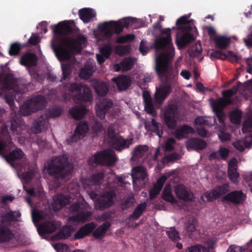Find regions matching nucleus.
Segmentation results:
<instances>
[{"mask_svg":"<svg viewBox=\"0 0 252 252\" xmlns=\"http://www.w3.org/2000/svg\"><path fill=\"white\" fill-rule=\"evenodd\" d=\"M218 151L220 159L226 160L229 154V150L225 147H220Z\"/></svg>","mask_w":252,"mask_h":252,"instance_id":"nucleus-57","label":"nucleus"},{"mask_svg":"<svg viewBox=\"0 0 252 252\" xmlns=\"http://www.w3.org/2000/svg\"><path fill=\"white\" fill-rule=\"evenodd\" d=\"M32 83L27 81L24 78H15L11 73L6 74L3 79L2 87L7 90H12L16 93L23 94L32 90Z\"/></svg>","mask_w":252,"mask_h":252,"instance_id":"nucleus-7","label":"nucleus"},{"mask_svg":"<svg viewBox=\"0 0 252 252\" xmlns=\"http://www.w3.org/2000/svg\"><path fill=\"white\" fill-rule=\"evenodd\" d=\"M62 112L61 107L54 106L50 108L45 115L47 116L49 119L55 118L60 116L62 114Z\"/></svg>","mask_w":252,"mask_h":252,"instance_id":"nucleus-50","label":"nucleus"},{"mask_svg":"<svg viewBox=\"0 0 252 252\" xmlns=\"http://www.w3.org/2000/svg\"><path fill=\"white\" fill-rule=\"evenodd\" d=\"M78 14L81 20L84 23H89L95 17L94 10L90 8H83L79 10Z\"/></svg>","mask_w":252,"mask_h":252,"instance_id":"nucleus-29","label":"nucleus"},{"mask_svg":"<svg viewBox=\"0 0 252 252\" xmlns=\"http://www.w3.org/2000/svg\"><path fill=\"white\" fill-rule=\"evenodd\" d=\"M166 180L167 177L165 175H162L158 179L153 188L150 190L149 198L150 199H154L158 194Z\"/></svg>","mask_w":252,"mask_h":252,"instance_id":"nucleus-25","label":"nucleus"},{"mask_svg":"<svg viewBox=\"0 0 252 252\" xmlns=\"http://www.w3.org/2000/svg\"><path fill=\"white\" fill-rule=\"evenodd\" d=\"M14 146V144L12 141L11 137L7 132L6 127L3 128L0 136V156L4 158L6 160L14 167V162L22 159L24 156L23 152L19 148L5 154V153Z\"/></svg>","mask_w":252,"mask_h":252,"instance_id":"nucleus-5","label":"nucleus"},{"mask_svg":"<svg viewBox=\"0 0 252 252\" xmlns=\"http://www.w3.org/2000/svg\"><path fill=\"white\" fill-rule=\"evenodd\" d=\"M148 150V147L146 145H138L136 146L132 151L131 158L133 160H137L140 158L144 156Z\"/></svg>","mask_w":252,"mask_h":252,"instance_id":"nucleus-40","label":"nucleus"},{"mask_svg":"<svg viewBox=\"0 0 252 252\" xmlns=\"http://www.w3.org/2000/svg\"><path fill=\"white\" fill-rule=\"evenodd\" d=\"M61 225V222L60 221H46L40 225L37 228V231L39 234L42 236L55 232Z\"/></svg>","mask_w":252,"mask_h":252,"instance_id":"nucleus-18","label":"nucleus"},{"mask_svg":"<svg viewBox=\"0 0 252 252\" xmlns=\"http://www.w3.org/2000/svg\"><path fill=\"white\" fill-rule=\"evenodd\" d=\"M228 185L226 184L217 186L213 189L215 196L217 198H220L221 195L225 194L228 191Z\"/></svg>","mask_w":252,"mask_h":252,"instance_id":"nucleus-45","label":"nucleus"},{"mask_svg":"<svg viewBox=\"0 0 252 252\" xmlns=\"http://www.w3.org/2000/svg\"><path fill=\"white\" fill-rule=\"evenodd\" d=\"M49 118L45 114L41 115L33 126V130L36 133H40L48 127Z\"/></svg>","mask_w":252,"mask_h":252,"instance_id":"nucleus-26","label":"nucleus"},{"mask_svg":"<svg viewBox=\"0 0 252 252\" xmlns=\"http://www.w3.org/2000/svg\"><path fill=\"white\" fill-rule=\"evenodd\" d=\"M62 69L63 77L61 79V82L66 80L70 77L72 73L71 65L69 63L62 64Z\"/></svg>","mask_w":252,"mask_h":252,"instance_id":"nucleus-46","label":"nucleus"},{"mask_svg":"<svg viewBox=\"0 0 252 252\" xmlns=\"http://www.w3.org/2000/svg\"><path fill=\"white\" fill-rule=\"evenodd\" d=\"M242 116V111L238 109L232 111L229 114L230 121L235 124H239L240 123Z\"/></svg>","mask_w":252,"mask_h":252,"instance_id":"nucleus-43","label":"nucleus"},{"mask_svg":"<svg viewBox=\"0 0 252 252\" xmlns=\"http://www.w3.org/2000/svg\"><path fill=\"white\" fill-rule=\"evenodd\" d=\"M47 169L50 175L63 180L71 174L73 166L64 155L56 157L48 164Z\"/></svg>","mask_w":252,"mask_h":252,"instance_id":"nucleus-6","label":"nucleus"},{"mask_svg":"<svg viewBox=\"0 0 252 252\" xmlns=\"http://www.w3.org/2000/svg\"><path fill=\"white\" fill-rule=\"evenodd\" d=\"M167 234L169 238L173 241H177L180 239L178 232L174 229L167 231Z\"/></svg>","mask_w":252,"mask_h":252,"instance_id":"nucleus-63","label":"nucleus"},{"mask_svg":"<svg viewBox=\"0 0 252 252\" xmlns=\"http://www.w3.org/2000/svg\"><path fill=\"white\" fill-rule=\"evenodd\" d=\"M96 224L94 222L88 223L82 226L75 233L74 238L80 239L91 234L95 229Z\"/></svg>","mask_w":252,"mask_h":252,"instance_id":"nucleus-22","label":"nucleus"},{"mask_svg":"<svg viewBox=\"0 0 252 252\" xmlns=\"http://www.w3.org/2000/svg\"><path fill=\"white\" fill-rule=\"evenodd\" d=\"M112 80L115 83L118 90L121 92L128 89L131 82L130 77L126 75H119L113 78Z\"/></svg>","mask_w":252,"mask_h":252,"instance_id":"nucleus-21","label":"nucleus"},{"mask_svg":"<svg viewBox=\"0 0 252 252\" xmlns=\"http://www.w3.org/2000/svg\"><path fill=\"white\" fill-rule=\"evenodd\" d=\"M121 22L123 26V28H128L133 25L135 22V18H131L129 17L124 18L121 19Z\"/></svg>","mask_w":252,"mask_h":252,"instance_id":"nucleus-61","label":"nucleus"},{"mask_svg":"<svg viewBox=\"0 0 252 252\" xmlns=\"http://www.w3.org/2000/svg\"><path fill=\"white\" fill-rule=\"evenodd\" d=\"M135 35L133 34H127L126 35L119 37L117 41L118 43H125L129 41H133L135 39Z\"/></svg>","mask_w":252,"mask_h":252,"instance_id":"nucleus-60","label":"nucleus"},{"mask_svg":"<svg viewBox=\"0 0 252 252\" xmlns=\"http://www.w3.org/2000/svg\"><path fill=\"white\" fill-rule=\"evenodd\" d=\"M92 128L94 132L97 133L102 130L103 126L100 122L96 120H94Z\"/></svg>","mask_w":252,"mask_h":252,"instance_id":"nucleus-64","label":"nucleus"},{"mask_svg":"<svg viewBox=\"0 0 252 252\" xmlns=\"http://www.w3.org/2000/svg\"><path fill=\"white\" fill-rule=\"evenodd\" d=\"M111 226L109 221H105L97 227L94 231L93 235L94 238L98 239H102L105 235L107 230Z\"/></svg>","mask_w":252,"mask_h":252,"instance_id":"nucleus-33","label":"nucleus"},{"mask_svg":"<svg viewBox=\"0 0 252 252\" xmlns=\"http://www.w3.org/2000/svg\"><path fill=\"white\" fill-rule=\"evenodd\" d=\"M134 198L132 196H127L124 198L121 203V207L123 210H126L132 206L134 202Z\"/></svg>","mask_w":252,"mask_h":252,"instance_id":"nucleus-49","label":"nucleus"},{"mask_svg":"<svg viewBox=\"0 0 252 252\" xmlns=\"http://www.w3.org/2000/svg\"><path fill=\"white\" fill-rule=\"evenodd\" d=\"M98 29L104 34L106 39L110 38L115 32L119 34L123 31L124 28L121 21L115 22L111 21L101 23L98 25Z\"/></svg>","mask_w":252,"mask_h":252,"instance_id":"nucleus-12","label":"nucleus"},{"mask_svg":"<svg viewBox=\"0 0 252 252\" xmlns=\"http://www.w3.org/2000/svg\"><path fill=\"white\" fill-rule=\"evenodd\" d=\"M174 192L176 196L181 200L185 201H189L191 200L190 193L183 185H178L176 186Z\"/></svg>","mask_w":252,"mask_h":252,"instance_id":"nucleus-27","label":"nucleus"},{"mask_svg":"<svg viewBox=\"0 0 252 252\" xmlns=\"http://www.w3.org/2000/svg\"><path fill=\"white\" fill-rule=\"evenodd\" d=\"M54 208L59 210L70 202V197L68 195H64L61 194H57L54 198Z\"/></svg>","mask_w":252,"mask_h":252,"instance_id":"nucleus-32","label":"nucleus"},{"mask_svg":"<svg viewBox=\"0 0 252 252\" xmlns=\"http://www.w3.org/2000/svg\"><path fill=\"white\" fill-rule=\"evenodd\" d=\"M94 160L96 164L113 165L117 160L115 153L108 150H104L96 153L90 158L89 161Z\"/></svg>","mask_w":252,"mask_h":252,"instance_id":"nucleus-10","label":"nucleus"},{"mask_svg":"<svg viewBox=\"0 0 252 252\" xmlns=\"http://www.w3.org/2000/svg\"><path fill=\"white\" fill-rule=\"evenodd\" d=\"M23 121L21 118H13L11 120V131L16 134H20L23 129Z\"/></svg>","mask_w":252,"mask_h":252,"instance_id":"nucleus-41","label":"nucleus"},{"mask_svg":"<svg viewBox=\"0 0 252 252\" xmlns=\"http://www.w3.org/2000/svg\"><path fill=\"white\" fill-rule=\"evenodd\" d=\"M37 57L32 53L28 52L24 54L20 60L21 64L27 67L35 66L37 64Z\"/></svg>","mask_w":252,"mask_h":252,"instance_id":"nucleus-23","label":"nucleus"},{"mask_svg":"<svg viewBox=\"0 0 252 252\" xmlns=\"http://www.w3.org/2000/svg\"><path fill=\"white\" fill-rule=\"evenodd\" d=\"M242 86L243 84L241 82H238L236 85L234 86L231 89L223 91L221 93L222 97L225 99L229 100L231 104H233L234 100L231 97L237 94L239 89Z\"/></svg>","mask_w":252,"mask_h":252,"instance_id":"nucleus-34","label":"nucleus"},{"mask_svg":"<svg viewBox=\"0 0 252 252\" xmlns=\"http://www.w3.org/2000/svg\"><path fill=\"white\" fill-rule=\"evenodd\" d=\"M133 186H142L145 185L148 176L146 168L142 166H136L131 170V174Z\"/></svg>","mask_w":252,"mask_h":252,"instance_id":"nucleus-15","label":"nucleus"},{"mask_svg":"<svg viewBox=\"0 0 252 252\" xmlns=\"http://www.w3.org/2000/svg\"><path fill=\"white\" fill-rule=\"evenodd\" d=\"M178 107L174 104H168L164 109L163 112V120L167 126L170 129H175L174 135L175 137L179 139L186 138L189 134H192L194 132V129L191 126L183 125L176 128L177 121Z\"/></svg>","mask_w":252,"mask_h":252,"instance_id":"nucleus-3","label":"nucleus"},{"mask_svg":"<svg viewBox=\"0 0 252 252\" xmlns=\"http://www.w3.org/2000/svg\"><path fill=\"white\" fill-rule=\"evenodd\" d=\"M71 231L72 228L70 226H64L53 236V238L55 240L67 239L71 235Z\"/></svg>","mask_w":252,"mask_h":252,"instance_id":"nucleus-36","label":"nucleus"},{"mask_svg":"<svg viewBox=\"0 0 252 252\" xmlns=\"http://www.w3.org/2000/svg\"><path fill=\"white\" fill-rule=\"evenodd\" d=\"M153 27L155 30H160L161 34L166 35V36L157 38L154 43L156 51H161L156 58L154 68L159 78H164V85L157 89L155 94L156 102L160 105L170 94L172 88L176 85L178 71L171 64L175 50L171 42V29H161L162 26L159 21L155 23Z\"/></svg>","mask_w":252,"mask_h":252,"instance_id":"nucleus-1","label":"nucleus"},{"mask_svg":"<svg viewBox=\"0 0 252 252\" xmlns=\"http://www.w3.org/2000/svg\"><path fill=\"white\" fill-rule=\"evenodd\" d=\"M14 237V234L9 228L3 225L0 226V243L9 242Z\"/></svg>","mask_w":252,"mask_h":252,"instance_id":"nucleus-31","label":"nucleus"},{"mask_svg":"<svg viewBox=\"0 0 252 252\" xmlns=\"http://www.w3.org/2000/svg\"><path fill=\"white\" fill-rule=\"evenodd\" d=\"M194 123L195 125L199 126L200 127H202L204 126L211 125L208 121L203 117H197L194 120Z\"/></svg>","mask_w":252,"mask_h":252,"instance_id":"nucleus-62","label":"nucleus"},{"mask_svg":"<svg viewBox=\"0 0 252 252\" xmlns=\"http://www.w3.org/2000/svg\"><path fill=\"white\" fill-rule=\"evenodd\" d=\"M21 215V214L19 212L10 211L2 217V220L3 222L5 223L17 221Z\"/></svg>","mask_w":252,"mask_h":252,"instance_id":"nucleus-42","label":"nucleus"},{"mask_svg":"<svg viewBox=\"0 0 252 252\" xmlns=\"http://www.w3.org/2000/svg\"><path fill=\"white\" fill-rule=\"evenodd\" d=\"M145 127L146 129L150 130L152 132L158 136L159 138L161 137L163 134V130L160 124L157 122L155 119H152L151 124L146 123Z\"/></svg>","mask_w":252,"mask_h":252,"instance_id":"nucleus-30","label":"nucleus"},{"mask_svg":"<svg viewBox=\"0 0 252 252\" xmlns=\"http://www.w3.org/2000/svg\"><path fill=\"white\" fill-rule=\"evenodd\" d=\"M104 173L98 172L93 174L90 177V181L93 185H100L103 179Z\"/></svg>","mask_w":252,"mask_h":252,"instance_id":"nucleus-51","label":"nucleus"},{"mask_svg":"<svg viewBox=\"0 0 252 252\" xmlns=\"http://www.w3.org/2000/svg\"><path fill=\"white\" fill-rule=\"evenodd\" d=\"M116 196V192L113 190L105 191L97 198L95 202L96 207L100 211L109 208L114 205Z\"/></svg>","mask_w":252,"mask_h":252,"instance_id":"nucleus-13","label":"nucleus"},{"mask_svg":"<svg viewBox=\"0 0 252 252\" xmlns=\"http://www.w3.org/2000/svg\"><path fill=\"white\" fill-rule=\"evenodd\" d=\"M206 142L198 138H191L186 142L188 150H202L206 147Z\"/></svg>","mask_w":252,"mask_h":252,"instance_id":"nucleus-24","label":"nucleus"},{"mask_svg":"<svg viewBox=\"0 0 252 252\" xmlns=\"http://www.w3.org/2000/svg\"><path fill=\"white\" fill-rule=\"evenodd\" d=\"M215 42L217 48L220 49H225L229 45L230 39L225 36L219 35L215 38Z\"/></svg>","mask_w":252,"mask_h":252,"instance_id":"nucleus-38","label":"nucleus"},{"mask_svg":"<svg viewBox=\"0 0 252 252\" xmlns=\"http://www.w3.org/2000/svg\"><path fill=\"white\" fill-rule=\"evenodd\" d=\"M88 112V110L84 105H76L69 109V113L76 120L82 119Z\"/></svg>","mask_w":252,"mask_h":252,"instance_id":"nucleus-28","label":"nucleus"},{"mask_svg":"<svg viewBox=\"0 0 252 252\" xmlns=\"http://www.w3.org/2000/svg\"><path fill=\"white\" fill-rule=\"evenodd\" d=\"M188 18L186 15L183 16L176 21L178 32L176 33V44L179 49L185 48L195 38L193 33L197 31V29L189 25L192 20H188Z\"/></svg>","mask_w":252,"mask_h":252,"instance_id":"nucleus-4","label":"nucleus"},{"mask_svg":"<svg viewBox=\"0 0 252 252\" xmlns=\"http://www.w3.org/2000/svg\"><path fill=\"white\" fill-rule=\"evenodd\" d=\"M94 88L95 93L99 96H105L107 94L109 91V87L107 84L105 82L99 80L94 81Z\"/></svg>","mask_w":252,"mask_h":252,"instance_id":"nucleus-35","label":"nucleus"},{"mask_svg":"<svg viewBox=\"0 0 252 252\" xmlns=\"http://www.w3.org/2000/svg\"><path fill=\"white\" fill-rule=\"evenodd\" d=\"M55 36L52 40L51 47L60 62L69 60L72 55L81 53L83 47L86 46L87 38L82 34L75 38H67L63 35L71 33L72 27L64 21L60 22L53 26Z\"/></svg>","mask_w":252,"mask_h":252,"instance_id":"nucleus-2","label":"nucleus"},{"mask_svg":"<svg viewBox=\"0 0 252 252\" xmlns=\"http://www.w3.org/2000/svg\"><path fill=\"white\" fill-rule=\"evenodd\" d=\"M252 145V133L246 135L244 138L233 142L232 145L240 152H243L245 149L250 148Z\"/></svg>","mask_w":252,"mask_h":252,"instance_id":"nucleus-20","label":"nucleus"},{"mask_svg":"<svg viewBox=\"0 0 252 252\" xmlns=\"http://www.w3.org/2000/svg\"><path fill=\"white\" fill-rule=\"evenodd\" d=\"M227 172L229 179L232 182L236 183L239 177V173L237 172V169L228 170Z\"/></svg>","mask_w":252,"mask_h":252,"instance_id":"nucleus-58","label":"nucleus"},{"mask_svg":"<svg viewBox=\"0 0 252 252\" xmlns=\"http://www.w3.org/2000/svg\"><path fill=\"white\" fill-rule=\"evenodd\" d=\"M24 47H25L24 45H22L18 42L12 43L9 49V55L11 56L18 55Z\"/></svg>","mask_w":252,"mask_h":252,"instance_id":"nucleus-44","label":"nucleus"},{"mask_svg":"<svg viewBox=\"0 0 252 252\" xmlns=\"http://www.w3.org/2000/svg\"><path fill=\"white\" fill-rule=\"evenodd\" d=\"M209 251L206 248L202 246L200 244H196L188 247L186 251V252H205Z\"/></svg>","mask_w":252,"mask_h":252,"instance_id":"nucleus-54","label":"nucleus"},{"mask_svg":"<svg viewBox=\"0 0 252 252\" xmlns=\"http://www.w3.org/2000/svg\"><path fill=\"white\" fill-rule=\"evenodd\" d=\"M89 130V125L87 121L80 122L76 126L74 134L67 140L68 143L76 142L83 138Z\"/></svg>","mask_w":252,"mask_h":252,"instance_id":"nucleus-16","label":"nucleus"},{"mask_svg":"<svg viewBox=\"0 0 252 252\" xmlns=\"http://www.w3.org/2000/svg\"><path fill=\"white\" fill-rule=\"evenodd\" d=\"M113 102L111 99L103 98L97 103L95 106V111L97 117L101 119H104L106 114L112 107Z\"/></svg>","mask_w":252,"mask_h":252,"instance_id":"nucleus-17","label":"nucleus"},{"mask_svg":"<svg viewBox=\"0 0 252 252\" xmlns=\"http://www.w3.org/2000/svg\"><path fill=\"white\" fill-rule=\"evenodd\" d=\"M242 131L243 133L252 131V113L244 123Z\"/></svg>","mask_w":252,"mask_h":252,"instance_id":"nucleus-53","label":"nucleus"},{"mask_svg":"<svg viewBox=\"0 0 252 252\" xmlns=\"http://www.w3.org/2000/svg\"><path fill=\"white\" fill-rule=\"evenodd\" d=\"M162 198L164 200L172 204L177 203V199L172 194V190L170 185H166L162 193Z\"/></svg>","mask_w":252,"mask_h":252,"instance_id":"nucleus-39","label":"nucleus"},{"mask_svg":"<svg viewBox=\"0 0 252 252\" xmlns=\"http://www.w3.org/2000/svg\"><path fill=\"white\" fill-rule=\"evenodd\" d=\"M86 203L82 199L81 200L77 201L76 202L72 203L69 207V210L70 212H78L80 209L85 207Z\"/></svg>","mask_w":252,"mask_h":252,"instance_id":"nucleus-52","label":"nucleus"},{"mask_svg":"<svg viewBox=\"0 0 252 252\" xmlns=\"http://www.w3.org/2000/svg\"><path fill=\"white\" fill-rule=\"evenodd\" d=\"M202 50V48L201 43H197L189 50V53L191 57H198L201 55Z\"/></svg>","mask_w":252,"mask_h":252,"instance_id":"nucleus-47","label":"nucleus"},{"mask_svg":"<svg viewBox=\"0 0 252 252\" xmlns=\"http://www.w3.org/2000/svg\"><path fill=\"white\" fill-rule=\"evenodd\" d=\"M112 51V48L110 44H108L103 46L100 49V53L102 54L106 59L110 56Z\"/></svg>","mask_w":252,"mask_h":252,"instance_id":"nucleus-55","label":"nucleus"},{"mask_svg":"<svg viewBox=\"0 0 252 252\" xmlns=\"http://www.w3.org/2000/svg\"><path fill=\"white\" fill-rule=\"evenodd\" d=\"M68 91L72 93H77L75 98L80 101L89 102L92 100L91 89L80 83L75 82L69 84Z\"/></svg>","mask_w":252,"mask_h":252,"instance_id":"nucleus-11","label":"nucleus"},{"mask_svg":"<svg viewBox=\"0 0 252 252\" xmlns=\"http://www.w3.org/2000/svg\"><path fill=\"white\" fill-rule=\"evenodd\" d=\"M229 100L220 97L211 102V106L219 123L222 125L224 123V113L223 109L227 105H230Z\"/></svg>","mask_w":252,"mask_h":252,"instance_id":"nucleus-14","label":"nucleus"},{"mask_svg":"<svg viewBox=\"0 0 252 252\" xmlns=\"http://www.w3.org/2000/svg\"><path fill=\"white\" fill-rule=\"evenodd\" d=\"M246 195L241 190H234L224 195L221 198L222 202H230L234 204L242 203Z\"/></svg>","mask_w":252,"mask_h":252,"instance_id":"nucleus-19","label":"nucleus"},{"mask_svg":"<svg viewBox=\"0 0 252 252\" xmlns=\"http://www.w3.org/2000/svg\"><path fill=\"white\" fill-rule=\"evenodd\" d=\"M107 136L110 146L117 151L121 152L125 149L129 148L132 143V139L123 138L117 132L113 125L109 126L107 129Z\"/></svg>","mask_w":252,"mask_h":252,"instance_id":"nucleus-8","label":"nucleus"},{"mask_svg":"<svg viewBox=\"0 0 252 252\" xmlns=\"http://www.w3.org/2000/svg\"><path fill=\"white\" fill-rule=\"evenodd\" d=\"M45 98L42 95H38L27 101L21 108L24 116H29L32 113L43 109L46 105Z\"/></svg>","mask_w":252,"mask_h":252,"instance_id":"nucleus-9","label":"nucleus"},{"mask_svg":"<svg viewBox=\"0 0 252 252\" xmlns=\"http://www.w3.org/2000/svg\"><path fill=\"white\" fill-rule=\"evenodd\" d=\"M145 110L148 114H151L152 115H154L156 111L155 108V106L152 101H148L144 103Z\"/></svg>","mask_w":252,"mask_h":252,"instance_id":"nucleus-56","label":"nucleus"},{"mask_svg":"<svg viewBox=\"0 0 252 252\" xmlns=\"http://www.w3.org/2000/svg\"><path fill=\"white\" fill-rule=\"evenodd\" d=\"M121 62L123 71H127L130 70L134 64V60L131 58H125Z\"/></svg>","mask_w":252,"mask_h":252,"instance_id":"nucleus-48","label":"nucleus"},{"mask_svg":"<svg viewBox=\"0 0 252 252\" xmlns=\"http://www.w3.org/2000/svg\"><path fill=\"white\" fill-rule=\"evenodd\" d=\"M147 206V204L146 202L138 204L132 213L130 214L129 216L130 219L134 220H138L142 215L143 213L146 209Z\"/></svg>","mask_w":252,"mask_h":252,"instance_id":"nucleus-37","label":"nucleus"},{"mask_svg":"<svg viewBox=\"0 0 252 252\" xmlns=\"http://www.w3.org/2000/svg\"><path fill=\"white\" fill-rule=\"evenodd\" d=\"M15 96L12 94H7L4 95L3 98L11 109H13L14 105Z\"/></svg>","mask_w":252,"mask_h":252,"instance_id":"nucleus-59","label":"nucleus"}]
</instances>
